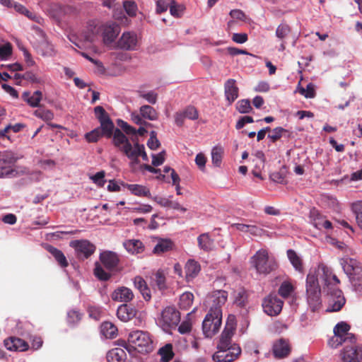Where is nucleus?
I'll use <instances>...</instances> for the list:
<instances>
[{
  "instance_id": "1",
  "label": "nucleus",
  "mask_w": 362,
  "mask_h": 362,
  "mask_svg": "<svg viewBox=\"0 0 362 362\" xmlns=\"http://www.w3.org/2000/svg\"><path fill=\"white\" fill-rule=\"evenodd\" d=\"M319 279L322 281V290L327 298L328 312L339 311L346 303L343 292L339 288L340 280L327 265L320 263L315 269L310 270L305 281L307 302L313 312L318 310L322 305L321 287Z\"/></svg>"
},
{
  "instance_id": "2",
  "label": "nucleus",
  "mask_w": 362,
  "mask_h": 362,
  "mask_svg": "<svg viewBox=\"0 0 362 362\" xmlns=\"http://www.w3.org/2000/svg\"><path fill=\"white\" fill-rule=\"evenodd\" d=\"M124 347L129 354L137 350L140 353L151 352L153 349V341L148 333L136 330L129 334L128 342L121 341L119 344Z\"/></svg>"
},
{
  "instance_id": "3",
  "label": "nucleus",
  "mask_w": 362,
  "mask_h": 362,
  "mask_svg": "<svg viewBox=\"0 0 362 362\" xmlns=\"http://www.w3.org/2000/svg\"><path fill=\"white\" fill-rule=\"evenodd\" d=\"M113 144L131 160L132 165L139 163V150L136 148L134 143L130 142L127 136L119 129H116L115 132Z\"/></svg>"
},
{
  "instance_id": "4",
  "label": "nucleus",
  "mask_w": 362,
  "mask_h": 362,
  "mask_svg": "<svg viewBox=\"0 0 362 362\" xmlns=\"http://www.w3.org/2000/svg\"><path fill=\"white\" fill-rule=\"evenodd\" d=\"M351 327L345 322L337 323L334 327V336L328 341V345L334 349L343 344H354L356 338L354 334L349 332Z\"/></svg>"
},
{
  "instance_id": "5",
  "label": "nucleus",
  "mask_w": 362,
  "mask_h": 362,
  "mask_svg": "<svg viewBox=\"0 0 362 362\" xmlns=\"http://www.w3.org/2000/svg\"><path fill=\"white\" fill-rule=\"evenodd\" d=\"M252 263L259 274H268L276 269L278 264L274 258H269L266 250H258L252 257Z\"/></svg>"
},
{
  "instance_id": "6",
  "label": "nucleus",
  "mask_w": 362,
  "mask_h": 362,
  "mask_svg": "<svg viewBox=\"0 0 362 362\" xmlns=\"http://www.w3.org/2000/svg\"><path fill=\"white\" fill-rule=\"evenodd\" d=\"M222 313L217 309L209 310L202 322V331L206 337L211 338L220 329Z\"/></svg>"
},
{
  "instance_id": "7",
  "label": "nucleus",
  "mask_w": 362,
  "mask_h": 362,
  "mask_svg": "<svg viewBox=\"0 0 362 362\" xmlns=\"http://www.w3.org/2000/svg\"><path fill=\"white\" fill-rule=\"evenodd\" d=\"M236 329V322L234 315H230L228 317L226 327L221 333L219 342L217 346L218 349H228L233 345L231 342L233 336Z\"/></svg>"
},
{
  "instance_id": "8",
  "label": "nucleus",
  "mask_w": 362,
  "mask_h": 362,
  "mask_svg": "<svg viewBox=\"0 0 362 362\" xmlns=\"http://www.w3.org/2000/svg\"><path fill=\"white\" fill-rule=\"evenodd\" d=\"M69 245L75 250L76 257L81 260L89 258L96 250L95 245L88 240H72Z\"/></svg>"
},
{
  "instance_id": "9",
  "label": "nucleus",
  "mask_w": 362,
  "mask_h": 362,
  "mask_svg": "<svg viewBox=\"0 0 362 362\" xmlns=\"http://www.w3.org/2000/svg\"><path fill=\"white\" fill-rule=\"evenodd\" d=\"M283 305L284 301L273 293L266 296L262 304L264 312L269 316L278 315L282 310Z\"/></svg>"
},
{
  "instance_id": "10",
  "label": "nucleus",
  "mask_w": 362,
  "mask_h": 362,
  "mask_svg": "<svg viewBox=\"0 0 362 362\" xmlns=\"http://www.w3.org/2000/svg\"><path fill=\"white\" fill-rule=\"evenodd\" d=\"M342 362H361L362 361V346L347 344L341 352Z\"/></svg>"
},
{
  "instance_id": "11",
  "label": "nucleus",
  "mask_w": 362,
  "mask_h": 362,
  "mask_svg": "<svg viewBox=\"0 0 362 362\" xmlns=\"http://www.w3.org/2000/svg\"><path fill=\"white\" fill-rule=\"evenodd\" d=\"M99 259L101 264L107 270L111 272L118 270L119 257L116 252L109 250L104 251L100 254Z\"/></svg>"
},
{
  "instance_id": "12",
  "label": "nucleus",
  "mask_w": 362,
  "mask_h": 362,
  "mask_svg": "<svg viewBox=\"0 0 362 362\" xmlns=\"http://www.w3.org/2000/svg\"><path fill=\"white\" fill-rule=\"evenodd\" d=\"M161 321L168 327L176 326L180 321V312L174 306H168L161 313Z\"/></svg>"
},
{
  "instance_id": "13",
  "label": "nucleus",
  "mask_w": 362,
  "mask_h": 362,
  "mask_svg": "<svg viewBox=\"0 0 362 362\" xmlns=\"http://www.w3.org/2000/svg\"><path fill=\"white\" fill-rule=\"evenodd\" d=\"M228 293L223 290L216 291L207 297L206 303L210 306L209 310H219L222 313L221 307L226 303Z\"/></svg>"
},
{
  "instance_id": "14",
  "label": "nucleus",
  "mask_w": 362,
  "mask_h": 362,
  "mask_svg": "<svg viewBox=\"0 0 362 362\" xmlns=\"http://www.w3.org/2000/svg\"><path fill=\"white\" fill-rule=\"evenodd\" d=\"M226 349H218L212 356L214 362H233L235 361L241 354V349L239 346H234L232 348V354L230 356L226 353Z\"/></svg>"
},
{
  "instance_id": "15",
  "label": "nucleus",
  "mask_w": 362,
  "mask_h": 362,
  "mask_svg": "<svg viewBox=\"0 0 362 362\" xmlns=\"http://www.w3.org/2000/svg\"><path fill=\"white\" fill-rule=\"evenodd\" d=\"M309 218L311 223L319 230L322 228L331 229L332 228V223L325 219V217L315 208L310 209Z\"/></svg>"
},
{
  "instance_id": "16",
  "label": "nucleus",
  "mask_w": 362,
  "mask_h": 362,
  "mask_svg": "<svg viewBox=\"0 0 362 362\" xmlns=\"http://www.w3.org/2000/svg\"><path fill=\"white\" fill-rule=\"evenodd\" d=\"M138 43L137 35L133 32H125L118 40V47L125 50H134Z\"/></svg>"
},
{
  "instance_id": "17",
  "label": "nucleus",
  "mask_w": 362,
  "mask_h": 362,
  "mask_svg": "<svg viewBox=\"0 0 362 362\" xmlns=\"http://www.w3.org/2000/svg\"><path fill=\"white\" fill-rule=\"evenodd\" d=\"M103 40L105 43L112 42L120 32L119 25L115 22H107L102 26Z\"/></svg>"
},
{
  "instance_id": "18",
  "label": "nucleus",
  "mask_w": 362,
  "mask_h": 362,
  "mask_svg": "<svg viewBox=\"0 0 362 362\" xmlns=\"http://www.w3.org/2000/svg\"><path fill=\"white\" fill-rule=\"evenodd\" d=\"M291 352V346L288 341L284 339L276 340L272 346V353L276 358L287 357Z\"/></svg>"
},
{
  "instance_id": "19",
  "label": "nucleus",
  "mask_w": 362,
  "mask_h": 362,
  "mask_svg": "<svg viewBox=\"0 0 362 362\" xmlns=\"http://www.w3.org/2000/svg\"><path fill=\"white\" fill-rule=\"evenodd\" d=\"M132 291L125 286H121L115 289L111 294V298L114 301L127 303L134 298Z\"/></svg>"
},
{
  "instance_id": "20",
  "label": "nucleus",
  "mask_w": 362,
  "mask_h": 362,
  "mask_svg": "<svg viewBox=\"0 0 362 362\" xmlns=\"http://www.w3.org/2000/svg\"><path fill=\"white\" fill-rule=\"evenodd\" d=\"M4 346L8 350L23 351L28 350L29 346L23 339L15 337L4 340Z\"/></svg>"
},
{
  "instance_id": "21",
  "label": "nucleus",
  "mask_w": 362,
  "mask_h": 362,
  "mask_svg": "<svg viewBox=\"0 0 362 362\" xmlns=\"http://www.w3.org/2000/svg\"><path fill=\"white\" fill-rule=\"evenodd\" d=\"M235 79L230 78L224 84V92L226 100L232 104L238 97L239 89L235 84Z\"/></svg>"
},
{
  "instance_id": "22",
  "label": "nucleus",
  "mask_w": 362,
  "mask_h": 362,
  "mask_svg": "<svg viewBox=\"0 0 362 362\" xmlns=\"http://www.w3.org/2000/svg\"><path fill=\"white\" fill-rule=\"evenodd\" d=\"M197 244L200 250L204 252H210L214 248V240L209 233H202L197 237Z\"/></svg>"
},
{
  "instance_id": "23",
  "label": "nucleus",
  "mask_w": 362,
  "mask_h": 362,
  "mask_svg": "<svg viewBox=\"0 0 362 362\" xmlns=\"http://www.w3.org/2000/svg\"><path fill=\"white\" fill-rule=\"evenodd\" d=\"M123 246L129 253L132 255L141 253L144 250V245L139 240H127L123 243Z\"/></svg>"
},
{
  "instance_id": "24",
  "label": "nucleus",
  "mask_w": 362,
  "mask_h": 362,
  "mask_svg": "<svg viewBox=\"0 0 362 362\" xmlns=\"http://www.w3.org/2000/svg\"><path fill=\"white\" fill-rule=\"evenodd\" d=\"M134 286L140 291L143 298L148 301L151 298V291L148 287L146 281L140 276H136L134 279Z\"/></svg>"
},
{
  "instance_id": "25",
  "label": "nucleus",
  "mask_w": 362,
  "mask_h": 362,
  "mask_svg": "<svg viewBox=\"0 0 362 362\" xmlns=\"http://www.w3.org/2000/svg\"><path fill=\"white\" fill-rule=\"evenodd\" d=\"M135 315V311L127 304L119 305L117 310V317L122 322H128Z\"/></svg>"
},
{
  "instance_id": "26",
  "label": "nucleus",
  "mask_w": 362,
  "mask_h": 362,
  "mask_svg": "<svg viewBox=\"0 0 362 362\" xmlns=\"http://www.w3.org/2000/svg\"><path fill=\"white\" fill-rule=\"evenodd\" d=\"M46 249L54 257L55 260L61 267L65 268L69 266L66 257L60 250L52 245H47Z\"/></svg>"
},
{
  "instance_id": "27",
  "label": "nucleus",
  "mask_w": 362,
  "mask_h": 362,
  "mask_svg": "<svg viewBox=\"0 0 362 362\" xmlns=\"http://www.w3.org/2000/svg\"><path fill=\"white\" fill-rule=\"evenodd\" d=\"M127 188L135 196L151 198L149 189L144 185L137 184H127Z\"/></svg>"
},
{
  "instance_id": "28",
  "label": "nucleus",
  "mask_w": 362,
  "mask_h": 362,
  "mask_svg": "<svg viewBox=\"0 0 362 362\" xmlns=\"http://www.w3.org/2000/svg\"><path fill=\"white\" fill-rule=\"evenodd\" d=\"M248 292L244 288H240L234 291V303L240 308H245L248 303Z\"/></svg>"
},
{
  "instance_id": "29",
  "label": "nucleus",
  "mask_w": 362,
  "mask_h": 362,
  "mask_svg": "<svg viewBox=\"0 0 362 362\" xmlns=\"http://www.w3.org/2000/svg\"><path fill=\"white\" fill-rule=\"evenodd\" d=\"M22 98L31 107H38L42 99V92L36 90L31 95L30 92L25 91L22 94Z\"/></svg>"
},
{
  "instance_id": "30",
  "label": "nucleus",
  "mask_w": 362,
  "mask_h": 362,
  "mask_svg": "<svg viewBox=\"0 0 362 362\" xmlns=\"http://www.w3.org/2000/svg\"><path fill=\"white\" fill-rule=\"evenodd\" d=\"M127 354L124 349L121 348H115L110 350L107 354V360L108 362H123L126 358Z\"/></svg>"
},
{
  "instance_id": "31",
  "label": "nucleus",
  "mask_w": 362,
  "mask_h": 362,
  "mask_svg": "<svg viewBox=\"0 0 362 362\" xmlns=\"http://www.w3.org/2000/svg\"><path fill=\"white\" fill-rule=\"evenodd\" d=\"M340 264L346 274H351V272L359 267L361 264L356 259L349 257H343L340 259Z\"/></svg>"
},
{
  "instance_id": "32",
  "label": "nucleus",
  "mask_w": 362,
  "mask_h": 362,
  "mask_svg": "<svg viewBox=\"0 0 362 362\" xmlns=\"http://www.w3.org/2000/svg\"><path fill=\"white\" fill-rule=\"evenodd\" d=\"M174 243L170 239H160L153 248V253L160 255L173 250Z\"/></svg>"
},
{
  "instance_id": "33",
  "label": "nucleus",
  "mask_w": 362,
  "mask_h": 362,
  "mask_svg": "<svg viewBox=\"0 0 362 362\" xmlns=\"http://www.w3.org/2000/svg\"><path fill=\"white\" fill-rule=\"evenodd\" d=\"M187 279H193L201 270L200 264L194 259H189L185 267Z\"/></svg>"
},
{
  "instance_id": "34",
  "label": "nucleus",
  "mask_w": 362,
  "mask_h": 362,
  "mask_svg": "<svg viewBox=\"0 0 362 362\" xmlns=\"http://www.w3.org/2000/svg\"><path fill=\"white\" fill-rule=\"evenodd\" d=\"M100 123L102 135L105 136L107 138L113 137L115 130L114 131L115 126L110 118L103 120Z\"/></svg>"
},
{
  "instance_id": "35",
  "label": "nucleus",
  "mask_w": 362,
  "mask_h": 362,
  "mask_svg": "<svg viewBox=\"0 0 362 362\" xmlns=\"http://www.w3.org/2000/svg\"><path fill=\"white\" fill-rule=\"evenodd\" d=\"M287 257L296 270L303 272L302 259L293 250L289 249L287 250Z\"/></svg>"
},
{
  "instance_id": "36",
  "label": "nucleus",
  "mask_w": 362,
  "mask_h": 362,
  "mask_svg": "<svg viewBox=\"0 0 362 362\" xmlns=\"http://www.w3.org/2000/svg\"><path fill=\"white\" fill-rule=\"evenodd\" d=\"M291 133L288 130L279 127L272 130V134H268V138L270 139L273 143H275L282 136H286L287 138H289L291 136Z\"/></svg>"
},
{
  "instance_id": "37",
  "label": "nucleus",
  "mask_w": 362,
  "mask_h": 362,
  "mask_svg": "<svg viewBox=\"0 0 362 362\" xmlns=\"http://www.w3.org/2000/svg\"><path fill=\"white\" fill-rule=\"evenodd\" d=\"M101 332L106 338L112 339L117 334V328L112 322H105L101 325Z\"/></svg>"
},
{
  "instance_id": "38",
  "label": "nucleus",
  "mask_w": 362,
  "mask_h": 362,
  "mask_svg": "<svg viewBox=\"0 0 362 362\" xmlns=\"http://www.w3.org/2000/svg\"><path fill=\"white\" fill-rule=\"evenodd\" d=\"M140 113L143 117L151 121L156 120L158 116L157 111L153 107L147 105L140 107Z\"/></svg>"
},
{
  "instance_id": "39",
  "label": "nucleus",
  "mask_w": 362,
  "mask_h": 362,
  "mask_svg": "<svg viewBox=\"0 0 362 362\" xmlns=\"http://www.w3.org/2000/svg\"><path fill=\"white\" fill-rule=\"evenodd\" d=\"M18 158L11 151H5L0 158V166H12L17 161Z\"/></svg>"
},
{
  "instance_id": "40",
  "label": "nucleus",
  "mask_w": 362,
  "mask_h": 362,
  "mask_svg": "<svg viewBox=\"0 0 362 362\" xmlns=\"http://www.w3.org/2000/svg\"><path fill=\"white\" fill-rule=\"evenodd\" d=\"M158 354L160 355L163 362H169L174 356L173 345L171 344H166L159 349Z\"/></svg>"
},
{
  "instance_id": "41",
  "label": "nucleus",
  "mask_w": 362,
  "mask_h": 362,
  "mask_svg": "<svg viewBox=\"0 0 362 362\" xmlns=\"http://www.w3.org/2000/svg\"><path fill=\"white\" fill-rule=\"evenodd\" d=\"M351 273V274H346L351 283L354 286L361 285L362 284V265L356 267Z\"/></svg>"
},
{
  "instance_id": "42",
  "label": "nucleus",
  "mask_w": 362,
  "mask_h": 362,
  "mask_svg": "<svg viewBox=\"0 0 362 362\" xmlns=\"http://www.w3.org/2000/svg\"><path fill=\"white\" fill-rule=\"evenodd\" d=\"M94 275L100 281H107L111 277V274L105 272L102 265L98 262L95 264Z\"/></svg>"
},
{
  "instance_id": "43",
  "label": "nucleus",
  "mask_w": 362,
  "mask_h": 362,
  "mask_svg": "<svg viewBox=\"0 0 362 362\" xmlns=\"http://www.w3.org/2000/svg\"><path fill=\"white\" fill-rule=\"evenodd\" d=\"M223 149L221 146H215L211 151L212 163L214 165L219 167L221 164Z\"/></svg>"
},
{
  "instance_id": "44",
  "label": "nucleus",
  "mask_w": 362,
  "mask_h": 362,
  "mask_svg": "<svg viewBox=\"0 0 362 362\" xmlns=\"http://www.w3.org/2000/svg\"><path fill=\"white\" fill-rule=\"evenodd\" d=\"M293 291L294 287L290 282L284 281L281 284L278 293L282 298H286L291 296Z\"/></svg>"
},
{
  "instance_id": "45",
  "label": "nucleus",
  "mask_w": 362,
  "mask_h": 362,
  "mask_svg": "<svg viewBox=\"0 0 362 362\" xmlns=\"http://www.w3.org/2000/svg\"><path fill=\"white\" fill-rule=\"evenodd\" d=\"M194 296L190 292L182 293L180 298V305L182 309H188L192 304Z\"/></svg>"
},
{
  "instance_id": "46",
  "label": "nucleus",
  "mask_w": 362,
  "mask_h": 362,
  "mask_svg": "<svg viewBox=\"0 0 362 362\" xmlns=\"http://www.w3.org/2000/svg\"><path fill=\"white\" fill-rule=\"evenodd\" d=\"M351 209L356 215L358 226L362 229V201H357L353 203Z\"/></svg>"
},
{
  "instance_id": "47",
  "label": "nucleus",
  "mask_w": 362,
  "mask_h": 362,
  "mask_svg": "<svg viewBox=\"0 0 362 362\" xmlns=\"http://www.w3.org/2000/svg\"><path fill=\"white\" fill-rule=\"evenodd\" d=\"M152 279L159 290H163L166 288L165 276L162 271H157Z\"/></svg>"
},
{
  "instance_id": "48",
  "label": "nucleus",
  "mask_w": 362,
  "mask_h": 362,
  "mask_svg": "<svg viewBox=\"0 0 362 362\" xmlns=\"http://www.w3.org/2000/svg\"><path fill=\"white\" fill-rule=\"evenodd\" d=\"M34 115L46 122H49L54 118V113L49 110L38 109L34 112Z\"/></svg>"
},
{
  "instance_id": "49",
  "label": "nucleus",
  "mask_w": 362,
  "mask_h": 362,
  "mask_svg": "<svg viewBox=\"0 0 362 362\" xmlns=\"http://www.w3.org/2000/svg\"><path fill=\"white\" fill-rule=\"evenodd\" d=\"M291 28L286 23L280 24L276 30V36L280 40H284L290 33Z\"/></svg>"
},
{
  "instance_id": "50",
  "label": "nucleus",
  "mask_w": 362,
  "mask_h": 362,
  "mask_svg": "<svg viewBox=\"0 0 362 362\" xmlns=\"http://www.w3.org/2000/svg\"><path fill=\"white\" fill-rule=\"evenodd\" d=\"M236 109L240 113H248L252 110L250 101L247 99L239 100L236 104Z\"/></svg>"
},
{
  "instance_id": "51",
  "label": "nucleus",
  "mask_w": 362,
  "mask_h": 362,
  "mask_svg": "<svg viewBox=\"0 0 362 362\" xmlns=\"http://www.w3.org/2000/svg\"><path fill=\"white\" fill-rule=\"evenodd\" d=\"M123 6L125 11L129 16H136L137 11V6L134 1L126 0L123 3Z\"/></svg>"
},
{
  "instance_id": "52",
  "label": "nucleus",
  "mask_w": 362,
  "mask_h": 362,
  "mask_svg": "<svg viewBox=\"0 0 362 362\" xmlns=\"http://www.w3.org/2000/svg\"><path fill=\"white\" fill-rule=\"evenodd\" d=\"M102 133L100 128H96L93 131L86 133L85 134V138L88 142H97L99 139L102 136Z\"/></svg>"
},
{
  "instance_id": "53",
  "label": "nucleus",
  "mask_w": 362,
  "mask_h": 362,
  "mask_svg": "<svg viewBox=\"0 0 362 362\" xmlns=\"http://www.w3.org/2000/svg\"><path fill=\"white\" fill-rule=\"evenodd\" d=\"M105 171L102 170V171L98 172L95 175L91 176L90 179L98 187H104V185L106 182V180H105Z\"/></svg>"
},
{
  "instance_id": "54",
  "label": "nucleus",
  "mask_w": 362,
  "mask_h": 362,
  "mask_svg": "<svg viewBox=\"0 0 362 362\" xmlns=\"http://www.w3.org/2000/svg\"><path fill=\"white\" fill-rule=\"evenodd\" d=\"M81 319V314L76 310H71L67 313V321L69 324H75Z\"/></svg>"
},
{
  "instance_id": "55",
  "label": "nucleus",
  "mask_w": 362,
  "mask_h": 362,
  "mask_svg": "<svg viewBox=\"0 0 362 362\" xmlns=\"http://www.w3.org/2000/svg\"><path fill=\"white\" fill-rule=\"evenodd\" d=\"M186 118L192 120L197 119L199 117V113L196 107L194 106H187L183 110Z\"/></svg>"
},
{
  "instance_id": "56",
  "label": "nucleus",
  "mask_w": 362,
  "mask_h": 362,
  "mask_svg": "<svg viewBox=\"0 0 362 362\" xmlns=\"http://www.w3.org/2000/svg\"><path fill=\"white\" fill-rule=\"evenodd\" d=\"M12 54V46L10 43H6L0 47V59H6Z\"/></svg>"
},
{
  "instance_id": "57",
  "label": "nucleus",
  "mask_w": 362,
  "mask_h": 362,
  "mask_svg": "<svg viewBox=\"0 0 362 362\" xmlns=\"http://www.w3.org/2000/svg\"><path fill=\"white\" fill-rule=\"evenodd\" d=\"M165 151H162L158 154L152 155V165L153 166L161 165L165 160Z\"/></svg>"
},
{
  "instance_id": "58",
  "label": "nucleus",
  "mask_w": 362,
  "mask_h": 362,
  "mask_svg": "<svg viewBox=\"0 0 362 362\" xmlns=\"http://www.w3.org/2000/svg\"><path fill=\"white\" fill-rule=\"evenodd\" d=\"M117 124L127 134L135 135L136 134L135 128L128 124L127 122L119 119Z\"/></svg>"
},
{
  "instance_id": "59",
  "label": "nucleus",
  "mask_w": 362,
  "mask_h": 362,
  "mask_svg": "<svg viewBox=\"0 0 362 362\" xmlns=\"http://www.w3.org/2000/svg\"><path fill=\"white\" fill-rule=\"evenodd\" d=\"M132 143H134L136 148L139 150L138 152L139 156L141 157L143 160L148 161V157L145 151V147L144 144H140L138 141V139H132Z\"/></svg>"
},
{
  "instance_id": "60",
  "label": "nucleus",
  "mask_w": 362,
  "mask_h": 362,
  "mask_svg": "<svg viewBox=\"0 0 362 362\" xmlns=\"http://www.w3.org/2000/svg\"><path fill=\"white\" fill-rule=\"evenodd\" d=\"M94 112L99 122L110 118L108 114L102 106H96L94 108Z\"/></svg>"
},
{
  "instance_id": "61",
  "label": "nucleus",
  "mask_w": 362,
  "mask_h": 362,
  "mask_svg": "<svg viewBox=\"0 0 362 362\" xmlns=\"http://www.w3.org/2000/svg\"><path fill=\"white\" fill-rule=\"evenodd\" d=\"M16 175V171L10 166H0V177H13Z\"/></svg>"
},
{
  "instance_id": "62",
  "label": "nucleus",
  "mask_w": 362,
  "mask_h": 362,
  "mask_svg": "<svg viewBox=\"0 0 362 362\" xmlns=\"http://www.w3.org/2000/svg\"><path fill=\"white\" fill-rule=\"evenodd\" d=\"M156 3V11L158 13H162L165 11L169 4L173 1V0H154Z\"/></svg>"
},
{
  "instance_id": "63",
  "label": "nucleus",
  "mask_w": 362,
  "mask_h": 362,
  "mask_svg": "<svg viewBox=\"0 0 362 362\" xmlns=\"http://www.w3.org/2000/svg\"><path fill=\"white\" fill-rule=\"evenodd\" d=\"M300 92L306 98H313L315 95V89L311 83L308 84L306 88H302Z\"/></svg>"
},
{
  "instance_id": "64",
  "label": "nucleus",
  "mask_w": 362,
  "mask_h": 362,
  "mask_svg": "<svg viewBox=\"0 0 362 362\" xmlns=\"http://www.w3.org/2000/svg\"><path fill=\"white\" fill-rule=\"evenodd\" d=\"M140 96L146 100L149 103L155 104L157 101L158 95L153 91L141 93Z\"/></svg>"
}]
</instances>
